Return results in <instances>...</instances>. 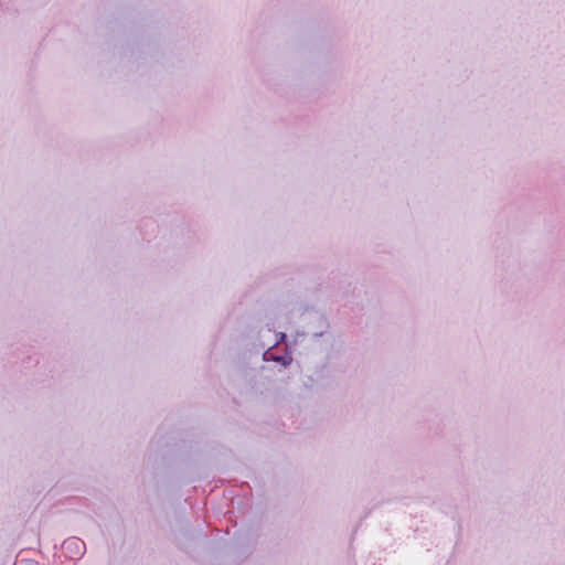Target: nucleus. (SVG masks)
<instances>
[{
  "instance_id": "nucleus-1",
  "label": "nucleus",
  "mask_w": 565,
  "mask_h": 565,
  "mask_svg": "<svg viewBox=\"0 0 565 565\" xmlns=\"http://www.w3.org/2000/svg\"><path fill=\"white\" fill-rule=\"evenodd\" d=\"M62 553L68 559H79L86 551L85 543L78 537H68L62 543Z\"/></svg>"
},
{
  "instance_id": "nucleus-2",
  "label": "nucleus",
  "mask_w": 565,
  "mask_h": 565,
  "mask_svg": "<svg viewBox=\"0 0 565 565\" xmlns=\"http://www.w3.org/2000/svg\"><path fill=\"white\" fill-rule=\"evenodd\" d=\"M271 360L275 361V362H279V363H281L285 366L289 365L290 362H291V358L290 356H275V355H273Z\"/></svg>"
},
{
  "instance_id": "nucleus-3",
  "label": "nucleus",
  "mask_w": 565,
  "mask_h": 565,
  "mask_svg": "<svg viewBox=\"0 0 565 565\" xmlns=\"http://www.w3.org/2000/svg\"><path fill=\"white\" fill-rule=\"evenodd\" d=\"M277 337H278L277 343L284 342L286 340V334L282 332L278 333Z\"/></svg>"
}]
</instances>
